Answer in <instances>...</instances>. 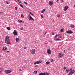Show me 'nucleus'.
Here are the masks:
<instances>
[{"mask_svg":"<svg viewBox=\"0 0 75 75\" xmlns=\"http://www.w3.org/2000/svg\"><path fill=\"white\" fill-rule=\"evenodd\" d=\"M68 8H69V7H68V6H66L64 8V11H67V10Z\"/></svg>","mask_w":75,"mask_h":75,"instance_id":"nucleus-11","label":"nucleus"},{"mask_svg":"<svg viewBox=\"0 0 75 75\" xmlns=\"http://www.w3.org/2000/svg\"><path fill=\"white\" fill-rule=\"evenodd\" d=\"M50 64V62H47L46 63V65H48V64Z\"/></svg>","mask_w":75,"mask_h":75,"instance_id":"nucleus-18","label":"nucleus"},{"mask_svg":"<svg viewBox=\"0 0 75 75\" xmlns=\"http://www.w3.org/2000/svg\"><path fill=\"white\" fill-rule=\"evenodd\" d=\"M65 50H64V52H65Z\"/></svg>","mask_w":75,"mask_h":75,"instance_id":"nucleus-54","label":"nucleus"},{"mask_svg":"<svg viewBox=\"0 0 75 75\" xmlns=\"http://www.w3.org/2000/svg\"><path fill=\"white\" fill-rule=\"evenodd\" d=\"M57 16L58 17H61V15L59 14H58L57 15Z\"/></svg>","mask_w":75,"mask_h":75,"instance_id":"nucleus-28","label":"nucleus"},{"mask_svg":"<svg viewBox=\"0 0 75 75\" xmlns=\"http://www.w3.org/2000/svg\"><path fill=\"white\" fill-rule=\"evenodd\" d=\"M9 36L7 35L5 38V42L7 44H10V39H9Z\"/></svg>","mask_w":75,"mask_h":75,"instance_id":"nucleus-1","label":"nucleus"},{"mask_svg":"<svg viewBox=\"0 0 75 75\" xmlns=\"http://www.w3.org/2000/svg\"><path fill=\"white\" fill-rule=\"evenodd\" d=\"M45 10H46V9H45V8L43 9L42 11H41V13H43L45 11Z\"/></svg>","mask_w":75,"mask_h":75,"instance_id":"nucleus-13","label":"nucleus"},{"mask_svg":"<svg viewBox=\"0 0 75 75\" xmlns=\"http://www.w3.org/2000/svg\"><path fill=\"white\" fill-rule=\"evenodd\" d=\"M58 36V35L57 34L55 36H54V38H56Z\"/></svg>","mask_w":75,"mask_h":75,"instance_id":"nucleus-39","label":"nucleus"},{"mask_svg":"<svg viewBox=\"0 0 75 75\" xmlns=\"http://www.w3.org/2000/svg\"><path fill=\"white\" fill-rule=\"evenodd\" d=\"M35 43H38V41H37V40L35 41Z\"/></svg>","mask_w":75,"mask_h":75,"instance_id":"nucleus-40","label":"nucleus"},{"mask_svg":"<svg viewBox=\"0 0 75 75\" xmlns=\"http://www.w3.org/2000/svg\"><path fill=\"white\" fill-rule=\"evenodd\" d=\"M71 27H72V28H75V26H74V25H71Z\"/></svg>","mask_w":75,"mask_h":75,"instance_id":"nucleus-22","label":"nucleus"},{"mask_svg":"<svg viewBox=\"0 0 75 75\" xmlns=\"http://www.w3.org/2000/svg\"><path fill=\"white\" fill-rule=\"evenodd\" d=\"M49 42H50V43H52V41H49Z\"/></svg>","mask_w":75,"mask_h":75,"instance_id":"nucleus-47","label":"nucleus"},{"mask_svg":"<svg viewBox=\"0 0 75 75\" xmlns=\"http://www.w3.org/2000/svg\"><path fill=\"white\" fill-rule=\"evenodd\" d=\"M15 10H17V7H15Z\"/></svg>","mask_w":75,"mask_h":75,"instance_id":"nucleus-32","label":"nucleus"},{"mask_svg":"<svg viewBox=\"0 0 75 75\" xmlns=\"http://www.w3.org/2000/svg\"><path fill=\"white\" fill-rule=\"evenodd\" d=\"M29 15L30 17V18H29V20H33V21H34V19L33 18V17L31 16L30 14H29Z\"/></svg>","mask_w":75,"mask_h":75,"instance_id":"nucleus-9","label":"nucleus"},{"mask_svg":"<svg viewBox=\"0 0 75 75\" xmlns=\"http://www.w3.org/2000/svg\"><path fill=\"white\" fill-rule=\"evenodd\" d=\"M26 48H27V47H25V46L24 47V49H26Z\"/></svg>","mask_w":75,"mask_h":75,"instance_id":"nucleus-43","label":"nucleus"},{"mask_svg":"<svg viewBox=\"0 0 75 75\" xmlns=\"http://www.w3.org/2000/svg\"><path fill=\"white\" fill-rule=\"evenodd\" d=\"M21 17L22 18H24V15H23V14H21Z\"/></svg>","mask_w":75,"mask_h":75,"instance_id":"nucleus-24","label":"nucleus"},{"mask_svg":"<svg viewBox=\"0 0 75 75\" xmlns=\"http://www.w3.org/2000/svg\"><path fill=\"white\" fill-rule=\"evenodd\" d=\"M43 57H44V56H42V58H43Z\"/></svg>","mask_w":75,"mask_h":75,"instance_id":"nucleus-50","label":"nucleus"},{"mask_svg":"<svg viewBox=\"0 0 75 75\" xmlns=\"http://www.w3.org/2000/svg\"><path fill=\"white\" fill-rule=\"evenodd\" d=\"M3 50H7V47H3Z\"/></svg>","mask_w":75,"mask_h":75,"instance_id":"nucleus-17","label":"nucleus"},{"mask_svg":"<svg viewBox=\"0 0 75 75\" xmlns=\"http://www.w3.org/2000/svg\"><path fill=\"white\" fill-rule=\"evenodd\" d=\"M16 42H18L20 41V39L18 38H17L16 39Z\"/></svg>","mask_w":75,"mask_h":75,"instance_id":"nucleus-14","label":"nucleus"},{"mask_svg":"<svg viewBox=\"0 0 75 75\" xmlns=\"http://www.w3.org/2000/svg\"><path fill=\"white\" fill-rule=\"evenodd\" d=\"M63 31H64V29H62L60 31L61 33H63Z\"/></svg>","mask_w":75,"mask_h":75,"instance_id":"nucleus-27","label":"nucleus"},{"mask_svg":"<svg viewBox=\"0 0 75 75\" xmlns=\"http://www.w3.org/2000/svg\"><path fill=\"white\" fill-rule=\"evenodd\" d=\"M20 71H23L21 69H19Z\"/></svg>","mask_w":75,"mask_h":75,"instance_id":"nucleus-46","label":"nucleus"},{"mask_svg":"<svg viewBox=\"0 0 75 75\" xmlns=\"http://www.w3.org/2000/svg\"><path fill=\"white\" fill-rule=\"evenodd\" d=\"M23 28H23V27H22L21 28V30H23Z\"/></svg>","mask_w":75,"mask_h":75,"instance_id":"nucleus-35","label":"nucleus"},{"mask_svg":"<svg viewBox=\"0 0 75 75\" xmlns=\"http://www.w3.org/2000/svg\"><path fill=\"white\" fill-rule=\"evenodd\" d=\"M19 6H20L21 7H22V8H23V7H24V6H23L22 4H19Z\"/></svg>","mask_w":75,"mask_h":75,"instance_id":"nucleus-20","label":"nucleus"},{"mask_svg":"<svg viewBox=\"0 0 75 75\" xmlns=\"http://www.w3.org/2000/svg\"><path fill=\"white\" fill-rule=\"evenodd\" d=\"M13 33L14 35H17L18 33H17V31H16V30H14L13 32Z\"/></svg>","mask_w":75,"mask_h":75,"instance_id":"nucleus-12","label":"nucleus"},{"mask_svg":"<svg viewBox=\"0 0 75 75\" xmlns=\"http://www.w3.org/2000/svg\"><path fill=\"white\" fill-rule=\"evenodd\" d=\"M59 58H61L63 57V54L62 53V52H61L59 54Z\"/></svg>","mask_w":75,"mask_h":75,"instance_id":"nucleus-10","label":"nucleus"},{"mask_svg":"<svg viewBox=\"0 0 75 75\" xmlns=\"http://www.w3.org/2000/svg\"><path fill=\"white\" fill-rule=\"evenodd\" d=\"M67 67H64L63 68V71H65Z\"/></svg>","mask_w":75,"mask_h":75,"instance_id":"nucleus-25","label":"nucleus"},{"mask_svg":"<svg viewBox=\"0 0 75 75\" xmlns=\"http://www.w3.org/2000/svg\"><path fill=\"white\" fill-rule=\"evenodd\" d=\"M54 2L52 1H49V4L50 6H52Z\"/></svg>","mask_w":75,"mask_h":75,"instance_id":"nucleus-8","label":"nucleus"},{"mask_svg":"<svg viewBox=\"0 0 75 75\" xmlns=\"http://www.w3.org/2000/svg\"><path fill=\"white\" fill-rule=\"evenodd\" d=\"M6 4H8L9 3L8 2V1H6Z\"/></svg>","mask_w":75,"mask_h":75,"instance_id":"nucleus-36","label":"nucleus"},{"mask_svg":"<svg viewBox=\"0 0 75 75\" xmlns=\"http://www.w3.org/2000/svg\"><path fill=\"white\" fill-rule=\"evenodd\" d=\"M7 29L8 30H10V28L9 27H7Z\"/></svg>","mask_w":75,"mask_h":75,"instance_id":"nucleus-29","label":"nucleus"},{"mask_svg":"<svg viewBox=\"0 0 75 75\" xmlns=\"http://www.w3.org/2000/svg\"><path fill=\"white\" fill-rule=\"evenodd\" d=\"M35 67L36 68H37V67H38V66L36 65V66H35Z\"/></svg>","mask_w":75,"mask_h":75,"instance_id":"nucleus-38","label":"nucleus"},{"mask_svg":"<svg viewBox=\"0 0 75 75\" xmlns=\"http://www.w3.org/2000/svg\"><path fill=\"white\" fill-rule=\"evenodd\" d=\"M56 41H60V40L58 38H57V40H56Z\"/></svg>","mask_w":75,"mask_h":75,"instance_id":"nucleus-34","label":"nucleus"},{"mask_svg":"<svg viewBox=\"0 0 75 75\" xmlns=\"http://www.w3.org/2000/svg\"><path fill=\"white\" fill-rule=\"evenodd\" d=\"M54 34H55V33H52V35H54Z\"/></svg>","mask_w":75,"mask_h":75,"instance_id":"nucleus-45","label":"nucleus"},{"mask_svg":"<svg viewBox=\"0 0 75 75\" xmlns=\"http://www.w3.org/2000/svg\"><path fill=\"white\" fill-rule=\"evenodd\" d=\"M37 72V71H34L33 73L34 74H36Z\"/></svg>","mask_w":75,"mask_h":75,"instance_id":"nucleus-23","label":"nucleus"},{"mask_svg":"<svg viewBox=\"0 0 75 75\" xmlns=\"http://www.w3.org/2000/svg\"><path fill=\"white\" fill-rule=\"evenodd\" d=\"M17 1L19 3H21V1L19 0H17Z\"/></svg>","mask_w":75,"mask_h":75,"instance_id":"nucleus-31","label":"nucleus"},{"mask_svg":"<svg viewBox=\"0 0 75 75\" xmlns=\"http://www.w3.org/2000/svg\"><path fill=\"white\" fill-rule=\"evenodd\" d=\"M3 69L2 68L0 69V74H1V72H3Z\"/></svg>","mask_w":75,"mask_h":75,"instance_id":"nucleus-16","label":"nucleus"},{"mask_svg":"<svg viewBox=\"0 0 75 75\" xmlns=\"http://www.w3.org/2000/svg\"><path fill=\"white\" fill-rule=\"evenodd\" d=\"M39 75H44V73L41 72L39 74Z\"/></svg>","mask_w":75,"mask_h":75,"instance_id":"nucleus-19","label":"nucleus"},{"mask_svg":"<svg viewBox=\"0 0 75 75\" xmlns=\"http://www.w3.org/2000/svg\"><path fill=\"white\" fill-rule=\"evenodd\" d=\"M61 1L62 2V3H63V2H64V1L63 0H62Z\"/></svg>","mask_w":75,"mask_h":75,"instance_id":"nucleus-44","label":"nucleus"},{"mask_svg":"<svg viewBox=\"0 0 75 75\" xmlns=\"http://www.w3.org/2000/svg\"><path fill=\"white\" fill-rule=\"evenodd\" d=\"M47 33V32H45V34Z\"/></svg>","mask_w":75,"mask_h":75,"instance_id":"nucleus-51","label":"nucleus"},{"mask_svg":"<svg viewBox=\"0 0 75 75\" xmlns=\"http://www.w3.org/2000/svg\"><path fill=\"white\" fill-rule=\"evenodd\" d=\"M66 32L67 34H72L73 33V32L70 30L66 31Z\"/></svg>","mask_w":75,"mask_h":75,"instance_id":"nucleus-6","label":"nucleus"},{"mask_svg":"<svg viewBox=\"0 0 75 75\" xmlns=\"http://www.w3.org/2000/svg\"><path fill=\"white\" fill-rule=\"evenodd\" d=\"M51 62H53L54 61L53 59H52L51 60Z\"/></svg>","mask_w":75,"mask_h":75,"instance_id":"nucleus-42","label":"nucleus"},{"mask_svg":"<svg viewBox=\"0 0 75 75\" xmlns=\"http://www.w3.org/2000/svg\"><path fill=\"white\" fill-rule=\"evenodd\" d=\"M53 21H54V20H53Z\"/></svg>","mask_w":75,"mask_h":75,"instance_id":"nucleus-57","label":"nucleus"},{"mask_svg":"<svg viewBox=\"0 0 75 75\" xmlns=\"http://www.w3.org/2000/svg\"><path fill=\"white\" fill-rule=\"evenodd\" d=\"M47 52L49 55H51V51L50 50V49H47Z\"/></svg>","mask_w":75,"mask_h":75,"instance_id":"nucleus-7","label":"nucleus"},{"mask_svg":"<svg viewBox=\"0 0 75 75\" xmlns=\"http://www.w3.org/2000/svg\"><path fill=\"white\" fill-rule=\"evenodd\" d=\"M44 75H50V74L49 73L43 72Z\"/></svg>","mask_w":75,"mask_h":75,"instance_id":"nucleus-15","label":"nucleus"},{"mask_svg":"<svg viewBox=\"0 0 75 75\" xmlns=\"http://www.w3.org/2000/svg\"><path fill=\"white\" fill-rule=\"evenodd\" d=\"M57 2H58V0L57 1Z\"/></svg>","mask_w":75,"mask_h":75,"instance_id":"nucleus-52","label":"nucleus"},{"mask_svg":"<svg viewBox=\"0 0 75 75\" xmlns=\"http://www.w3.org/2000/svg\"><path fill=\"white\" fill-rule=\"evenodd\" d=\"M18 22H19V23H22V21L20 19H19L18 20Z\"/></svg>","mask_w":75,"mask_h":75,"instance_id":"nucleus-26","label":"nucleus"},{"mask_svg":"<svg viewBox=\"0 0 75 75\" xmlns=\"http://www.w3.org/2000/svg\"><path fill=\"white\" fill-rule=\"evenodd\" d=\"M59 38H62V37H61V36H59Z\"/></svg>","mask_w":75,"mask_h":75,"instance_id":"nucleus-48","label":"nucleus"},{"mask_svg":"<svg viewBox=\"0 0 75 75\" xmlns=\"http://www.w3.org/2000/svg\"><path fill=\"white\" fill-rule=\"evenodd\" d=\"M41 17L42 18H43L44 17V16L42 15H41Z\"/></svg>","mask_w":75,"mask_h":75,"instance_id":"nucleus-33","label":"nucleus"},{"mask_svg":"<svg viewBox=\"0 0 75 75\" xmlns=\"http://www.w3.org/2000/svg\"><path fill=\"white\" fill-rule=\"evenodd\" d=\"M9 52H10V51H7L6 52V53H7V54H9Z\"/></svg>","mask_w":75,"mask_h":75,"instance_id":"nucleus-41","label":"nucleus"},{"mask_svg":"<svg viewBox=\"0 0 75 75\" xmlns=\"http://www.w3.org/2000/svg\"><path fill=\"white\" fill-rule=\"evenodd\" d=\"M30 13L33 16H34V14H33V13H32L31 12H30Z\"/></svg>","mask_w":75,"mask_h":75,"instance_id":"nucleus-30","label":"nucleus"},{"mask_svg":"<svg viewBox=\"0 0 75 75\" xmlns=\"http://www.w3.org/2000/svg\"><path fill=\"white\" fill-rule=\"evenodd\" d=\"M24 3L25 4H26V5H27V4H28L26 2H24Z\"/></svg>","mask_w":75,"mask_h":75,"instance_id":"nucleus-37","label":"nucleus"},{"mask_svg":"<svg viewBox=\"0 0 75 75\" xmlns=\"http://www.w3.org/2000/svg\"><path fill=\"white\" fill-rule=\"evenodd\" d=\"M69 71H71L69 73V74H68V75H72V74H74V73H75V70H72V68H71L70 69H69Z\"/></svg>","mask_w":75,"mask_h":75,"instance_id":"nucleus-2","label":"nucleus"},{"mask_svg":"<svg viewBox=\"0 0 75 75\" xmlns=\"http://www.w3.org/2000/svg\"><path fill=\"white\" fill-rule=\"evenodd\" d=\"M23 23H24V21L23 22Z\"/></svg>","mask_w":75,"mask_h":75,"instance_id":"nucleus-55","label":"nucleus"},{"mask_svg":"<svg viewBox=\"0 0 75 75\" xmlns=\"http://www.w3.org/2000/svg\"><path fill=\"white\" fill-rule=\"evenodd\" d=\"M30 52H31V53H32V54L34 55L35 52V50L33 49L32 50L30 51Z\"/></svg>","mask_w":75,"mask_h":75,"instance_id":"nucleus-3","label":"nucleus"},{"mask_svg":"<svg viewBox=\"0 0 75 75\" xmlns=\"http://www.w3.org/2000/svg\"><path fill=\"white\" fill-rule=\"evenodd\" d=\"M42 62V60H39L36 62H35L34 63V65H36V64H39L40 63Z\"/></svg>","mask_w":75,"mask_h":75,"instance_id":"nucleus-4","label":"nucleus"},{"mask_svg":"<svg viewBox=\"0 0 75 75\" xmlns=\"http://www.w3.org/2000/svg\"><path fill=\"white\" fill-rule=\"evenodd\" d=\"M69 69H67L66 70V73H68V72H69Z\"/></svg>","mask_w":75,"mask_h":75,"instance_id":"nucleus-21","label":"nucleus"},{"mask_svg":"<svg viewBox=\"0 0 75 75\" xmlns=\"http://www.w3.org/2000/svg\"><path fill=\"white\" fill-rule=\"evenodd\" d=\"M15 1H16V2H17V1H16V0Z\"/></svg>","mask_w":75,"mask_h":75,"instance_id":"nucleus-53","label":"nucleus"},{"mask_svg":"<svg viewBox=\"0 0 75 75\" xmlns=\"http://www.w3.org/2000/svg\"><path fill=\"white\" fill-rule=\"evenodd\" d=\"M1 57V55H0V57Z\"/></svg>","mask_w":75,"mask_h":75,"instance_id":"nucleus-56","label":"nucleus"},{"mask_svg":"<svg viewBox=\"0 0 75 75\" xmlns=\"http://www.w3.org/2000/svg\"><path fill=\"white\" fill-rule=\"evenodd\" d=\"M4 72L6 74H7L9 73H11V70H6Z\"/></svg>","mask_w":75,"mask_h":75,"instance_id":"nucleus-5","label":"nucleus"},{"mask_svg":"<svg viewBox=\"0 0 75 75\" xmlns=\"http://www.w3.org/2000/svg\"><path fill=\"white\" fill-rule=\"evenodd\" d=\"M45 44L47 45V44H48V43H45Z\"/></svg>","mask_w":75,"mask_h":75,"instance_id":"nucleus-49","label":"nucleus"}]
</instances>
